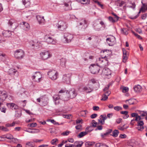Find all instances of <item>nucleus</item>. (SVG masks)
Returning a JSON list of instances; mask_svg holds the SVG:
<instances>
[{
	"label": "nucleus",
	"instance_id": "f257e3e1",
	"mask_svg": "<svg viewBox=\"0 0 147 147\" xmlns=\"http://www.w3.org/2000/svg\"><path fill=\"white\" fill-rule=\"evenodd\" d=\"M59 94L62 100L67 101L70 99L68 90H67L65 89H62L60 90L59 92Z\"/></svg>",
	"mask_w": 147,
	"mask_h": 147
},
{
	"label": "nucleus",
	"instance_id": "f03ea898",
	"mask_svg": "<svg viewBox=\"0 0 147 147\" xmlns=\"http://www.w3.org/2000/svg\"><path fill=\"white\" fill-rule=\"evenodd\" d=\"M25 55L24 51L21 49H17L14 52V56L17 59H21L23 58Z\"/></svg>",
	"mask_w": 147,
	"mask_h": 147
},
{
	"label": "nucleus",
	"instance_id": "7ed1b4c3",
	"mask_svg": "<svg viewBox=\"0 0 147 147\" xmlns=\"http://www.w3.org/2000/svg\"><path fill=\"white\" fill-rule=\"evenodd\" d=\"M49 78L52 80H55L57 78L58 72L54 70H50L47 73Z\"/></svg>",
	"mask_w": 147,
	"mask_h": 147
},
{
	"label": "nucleus",
	"instance_id": "20e7f679",
	"mask_svg": "<svg viewBox=\"0 0 147 147\" xmlns=\"http://www.w3.org/2000/svg\"><path fill=\"white\" fill-rule=\"evenodd\" d=\"M56 26L59 30L63 31L67 28V24L65 22L60 21L56 24Z\"/></svg>",
	"mask_w": 147,
	"mask_h": 147
},
{
	"label": "nucleus",
	"instance_id": "39448f33",
	"mask_svg": "<svg viewBox=\"0 0 147 147\" xmlns=\"http://www.w3.org/2000/svg\"><path fill=\"white\" fill-rule=\"evenodd\" d=\"M91 73L94 74H98L100 70L99 67L94 64H91L89 67Z\"/></svg>",
	"mask_w": 147,
	"mask_h": 147
},
{
	"label": "nucleus",
	"instance_id": "423d86ee",
	"mask_svg": "<svg viewBox=\"0 0 147 147\" xmlns=\"http://www.w3.org/2000/svg\"><path fill=\"white\" fill-rule=\"evenodd\" d=\"M72 76L71 73H69L63 75L62 81L65 83L69 84L70 83L71 77Z\"/></svg>",
	"mask_w": 147,
	"mask_h": 147
},
{
	"label": "nucleus",
	"instance_id": "0eeeda50",
	"mask_svg": "<svg viewBox=\"0 0 147 147\" xmlns=\"http://www.w3.org/2000/svg\"><path fill=\"white\" fill-rule=\"evenodd\" d=\"M78 26L81 30L85 29L88 26L86 21L84 20H82L78 23Z\"/></svg>",
	"mask_w": 147,
	"mask_h": 147
},
{
	"label": "nucleus",
	"instance_id": "6e6552de",
	"mask_svg": "<svg viewBox=\"0 0 147 147\" xmlns=\"http://www.w3.org/2000/svg\"><path fill=\"white\" fill-rule=\"evenodd\" d=\"M41 58L45 60L51 57V55L48 51L43 52L40 53Z\"/></svg>",
	"mask_w": 147,
	"mask_h": 147
},
{
	"label": "nucleus",
	"instance_id": "1a4fd4ad",
	"mask_svg": "<svg viewBox=\"0 0 147 147\" xmlns=\"http://www.w3.org/2000/svg\"><path fill=\"white\" fill-rule=\"evenodd\" d=\"M41 78V75L40 73L36 72L32 76V80L35 82H39Z\"/></svg>",
	"mask_w": 147,
	"mask_h": 147
},
{
	"label": "nucleus",
	"instance_id": "9d476101",
	"mask_svg": "<svg viewBox=\"0 0 147 147\" xmlns=\"http://www.w3.org/2000/svg\"><path fill=\"white\" fill-rule=\"evenodd\" d=\"M68 93L69 95V98L71 99L75 98L77 95V92L74 88L72 89L69 91H68Z\"/></svg>",
	"mask_w": 147,
	"mask_h": 147
},
{
	"label": "nucleus",
	"instance_id": "9b49d317",
	"mask_svg": "<svg viewBox=\"0 0 147 147\" xmlns=\"http://www.w3.org/2000/svg\"><path fill=\"white\" fill-rule=\"evenodd\" d=\"M64 38L65 39L66 42L67 43L70 42L72 39L73 35L69 33H65L64 35Z\"/></svg>",
	"mask_w": 147,
	"mask_h": 147
},
{
	"label": "nucleus",
	"instance_id": "f8f14e48",
	"mask_svg": "<svg viewBox=\"0 0 147 147\" xmlns=\"http://www.w3.org/2000/svg\"><path fill=\"white\" fill-rule=\"evenodd\" d=\"M54 101L56 105H59L62 102V100L60 96L58 94V95H55L53 97Z\"/></svg>",
	"mask_w": 147,
	"mask_h": 147
},
{
	"label": "nucleus",
	"instance_id": "ddd939ff",
	"mask_svg": "<svg viewBox=\"0 0 147 147\" xmlns=\"http://www.w3.org/2000/svg\"><path fill=\"white\" fill-rule=\"evenodd\" d=\"M8 24L10 27V28H13L14 29H16L18 26L16 23L13 19L9 20L8 21Z\"/></svg>",
	"mask_w": 147,
	"mask_h": 147
},
{
	"label": "nucleus",
	"instance_id": "4468645a",
	"mask_svg": "<svg viewBox=\"0 0 147 147\" xmlns=\"http://www.w3.org/2000/svg\"><path fill=\"white\" fill-rule=\"evenodd\" d=\"M8 97L7 92L5 91H0V98L4 101Z\"/></svg>",
	"mask_w": 147,
	"mask_h": 147
},
{
	"label": "nucleus",
	"instance_id": "2eb2a0df",
	"mask_svg": "<svg viewBox=\"0 0 147 147\" xmlns=\"http://www.w3.org/2000/svg\"><path fill=\"white\" fill-rule=\"evenodd\" d=\"M111 74V71L109 68H104L102 71V74L103 75L110 76Z\"/></svg>",
	"mask_w": 147,
	"mask_h": 147
},
{
	"label": "nucleus",
	"instance_id": "dca6fc26",
	"mask_svg": "<svg viewBox=\"0 0 147 147\" xmlns=\"http://www.w3.org/2000/svg\"><path fill=\"white\" fill-rule=\"evenodd\" d=\"M115 40V38L113 36H112L111 38H107L106 39L107 42L110 46H112L113 45Z\"/></svg>",
	"mask_w": 147,
	"mask_h": 147
},
{
	"label": "nucleus",
	"instance_id": "f3484780",
	"mask_svg": "<svg viewBox=\"0 0 147 147\" xmlns=\"http://www.w3.org/2000/svg\"><path fill=\"white\" fill-rule=\"evenodd\" d=\"M45 38L46 40V42L48 44H55V41H54L53 39L51 37H48L47 36H45Z\"/></svg>",
	"mask_w": 147,
	"mask_h": 147
},
{
	"label": "nucleus",
	"instance_id": "a211bd4d",
	"mask_svg": "<svg viewBox=\"0 0 147 147\" xmlns=\"http://www.w3.org/2000/svg\"><path fill=\"white\" fill-rule=\"evenodd\" d=\"M36 18L38 23L40 24H44L45 19L44 18V16H41L40 15H37L36 16Z\"/></svg>",
	"mask_w": 147,
	"mask_h": 147
},
{
	"label": "nucleus",
	"instance_id": "6ab92c4d",
	"mask_svg": "<svg viewBox=\"0 0 147 147\" xmlns=\"http://www.w3.org/2000/svg\"><path fill=\"white\" fill-rule=\"evenodd\" d=\"M144 123L143 121H138L137 123V129L139 131H142L144 129L143 125Z\"/></svg>",
	"mask_w": 147,
	"mask_h": 147
},
{
	"label": "nucleus",
	"instance_id": "aec40b11",
	"mask_svg": "<svg viewBox=\"0 0 147 147\" xmlns=\"http://www.w3.org/2000/svg\"><path fill=\"white\" fill-rule=\"evenodd\" d=\"M22 24L23 29L25 30L28 31L30 28V26L29 24L25 22H23L21 23Z\"/></svg>",
	"mask_w": 147,
	"mask_h": 147
},
{
	"label": "nucleus",
	"instance_id": "412c9836",
	"mask_svg": "<svg viewBox=\"0 0 147 147\" xmlns=\"http://www.w3.org/2000/svg\"><path fill=\"white\" fill-rule=\"evenodd\" d=\"M17 70L13 68H11L9 69L8 71V74L10 75H15V74H16V75L18 74L17 73Z\"/></svg>",
	"mask_w": 147,
	"mask_h": 147
},
{
	"label": "nucleus",
	"instance_id": "4be33fe9",
	"mask_svg": "<svg viewBox=\"0 0 147 147\" xmlns=\"http://www.w3.org/2000/svg\"><path fill=\"white\" fill-rule=\"evenodd\" d=\"M142 87L139 85L135 86L134 87V91L136 92H140L142 91Z\"/></svg>",
	"mask_w": 147,
	"mask_h": 147
},
{
	"label": "nucleus",
	"instance_id": "5701e85b",
	"mask_svg": "<svg viewBox=\"0 0 147 147\" xmlns=\"http://www.w3.org/2000/svg\"><path fill=\"white\" fill-rule=\"evenodd\" d=\"M3 36L5 37H9L11 35V32L9 30L4 31L3 33Z\"/></svg>",
	"mask_w": 147,
	"mask_h": 147
},
{
	"label": "nucleus",
	"instance_id": "b1692460",
	"mask_svg": "<svg viewBox=\"0 0 147 147\" xmlns=\"http://www.w3.org/2000/svg\"><path fill=\"white\" fill-rule=\"evenodd\" d=\"M6 105L9 108L13 109V108L14 109L18 108V106L13 103H7Z\"/></svg>",
	"mask_w": 147,
	"mask_h": 147
},
{
	"label": "nucleus",
	"instance_id": "393cba45",
	"mask_svg": "<svg viewBox=\"0 0 147 147\" xmlns=\"http://www.w3.org/2000/svg\"><path fill=\"white\" fill-rule=\"evenodd\" d=\"M30 0H22L23 4L26 7H30Z\"/></svg>",
	"mask_w": 147,
	"mask_h": 147
},
{
	"label": "nucleus",
	"instance_id": "a878e982",
	"mask_svg": "<svg viewBox=\"0 0 147 147\" xmlns=\"http://www.w3.org/2000/svg\"><path fill=\"white\" fill-rule=\"evenodd\" d=\"M83 90L87 93L91 92L93 90V88L88 87H85L83 88Z\"/></svg>",
	"mask_w": 147,
	"mask_h": 147
},
{
	"label": "nucleus",
	"instance_id": "bb28decb",
	"mask_svg": "<svg viewBox=\"0 0 147 147\" xmlns=\"http://www.w3.org/2000/svg\"><path fill=\"white\" fill-rule=\"evenodd\" d=\"M88 134V132L86 131L81 132L78 136L77 137L81 138Z\"/></svg>",
	"mask_w": 147,
	"mask_h": 147
},
{
	"label": "nucleus",
	"instance_id": "cd10ccee",
	"mask_svg": "<svg viewBox=\"0 0 147 147\" xmlns=\"http://www.w3.org/2000/svg\"><path fill=\"white\" fill-rule=\"evenodd\" d=\"M66 63V60L65 58H62L61 60L60 65L63 67H65Z\"/></svg>",
	"mask_w": 147,
	"mask_h": 147
},
{
	"label": "nucleus",
	"instance_id": "c85d7f7f",
	"mask_svg": "<svg viewBox=\"0 0 147 147\" xmlns=\"http://www.w3.org/2000/svg\"><path fill=\"white\" fill-rule=\"evenodd\" d=\"M94 29L96 31H99L101 29V27L99 26V24L95 23L94 24Z\"/></svg>",
	"mask_w": 147,
	"mask_h": 147
},
{
	"label": "nucleus",
	"instance_id": "c756f323",
	"mask_svg": "<svg viewBox=\"0 0 147 147\" xmlns=\"http://www.w3.org/2000/svg\"><path fill=\"white\" fill-rule=\"evenodd\" d=\"M113 134L111 135L113 137L115 138L117 136L118 134L119 133V131L118 130L115 129L113 132Z\"/></svg>",
	"mask_w": 147,
	"mask_h": 147
},
{
	"label": "nucleus",
	"instance_id": "7c9ffc66",
	"mask_svg": "<svg viewBox=\"0 0 147 147\" xmlns=\"http://www.w3.org/2000/svg\"><path fill=\"white\" fill-rule=\"evenodd\" d=\"M128 30L127 29L123 28L121 29V32L124 35H127L128 34Z\"/></svg>",
	"mask_w": 147,
	"mask_h": 147
},
{
	"label": "nucleus",
	"instance_id": "2f4dec72",
	"mask_svg": "<svg viewBox=\"0 0 147 147\" xmlns=\"http://www.w3.org/2000/svg\"><path fill=\"white\" fill-rule=\"evenodd\" d=\"M143 7H142L140 9V11L139 12L138 14H137V15H136V16H135L133 18H131L132 19H136L139 16V13H140L141 11L142 12H144V11L143 10Z\"/></svg>",
	"mask_w": 147,
	"mask_h": 147
},
{
	"label": "nucleus",
	"instance_id": "473e14b6",
	"mask_svg": "<svg viewBox=\"0 0 147 147\" xmlns=\"http://www.w3.org/2000/svg\"><path fill=\"white\" fill-rule=\"evenodd\" d=\"M76 142H77L76 144V147H81L83 144V142L82 141H77Z\"/></svg>",
	"mask_w": 147,
	"mask_h": 147
},
{
	"label": "nucleus",
	"instance_id": "72a5a7b5",
	"mask_svg": "<svg viewBox=\"0 0 147 147\" xmlns=\"http://www.w3.org/2000/svg\"><path fill=\"white\" fill-rule=\"evenodd\" d=\"M98 61L100 63H102L103 62L107 63V61L105 58H103V57L99 58Z\"/></svg>",
	"mask_w": 147,
	"mask_h": 147
},
{
	"label": "nucleus",
	"instance_id": "f704fd0d",
	"mask_svg": "<svg viewBox=\"0 0 147 147\" xmlns=\"http://www.w3.org/2000/svg\"><path fill=\"white\" fill-rule=\"evenodd\" d=\"M4 138L10 140L12 139L13 138V136L10 134H7L6 135H4Z\"/></svg>",
	"mask_w": 147,
	"mask_h": 147
},
{
	"label": "nucleus",
	"instance_id": "c9c22d12",
	"mask_svg": "<svg viewBox=\"0 0 147 147\" xmlns=\"http://www.w3.org/2000/svg\"><path fill=\"white\" fill-rule=\"evenodd\" d=\"M128 112L127 111H122L120 112V113L122 114H124L126 115V117H123V118L125 119L129 117V115H127Z\"/></svg>",
	"mask_w": 147,
	"mask_h": 147
},
{
	"label": "nucleus",
	"instance_id": "e433bc0d",
	"mask_svg": "<svg viewBox=\"0 0 147 147\" xmlns=\"http://www.w3.org/2000/svg\"><path fill=\"white\" fill-rule=\"evenodd\" d=\"M122 89V91L123 93L127 92L129 90L128 88L127 87H124L121 88Z\"/></svg>",
	"mask_w": 147,
	"mask_h": 147
},
{
	"label": "nucleus",
	"instance_id": "4c0bfd02",
	"mask_svg": "<svg viewBox=\"0 0 147 147\" xmlns=\"http://www.w3.org/2000/svg\"><path fill=\"white\" fill-rule=\"evenodd\" d=\"M77 1L80 3H81L83 4H89L88 3V1L87 0H76Z\"/></svg>",
	"mask_w": 147,
	"mask_h": 147
},
{
	"label": "nucleus",
	"instance_id": "58836bf2",
	"mask_svg": "<svg viewBox=\"0 0 147 147\" xmlns=\"http://www.w3.org/2000/svg\"><path fill=\"white\" fill-rule=\"evenodd\" d=\"M92 126L93 127H96V125L97 124V123L94 120H92L91 123Z\"/></svg>",
	"mask_w": 147,
	"mask_h": 147
},
{
	"label": "nucleus",
	"instance_id": "ea45409f",
	"mask_svg": "<svg viewBox=\"0 0 147 147\" xmlns=\"http://www.w3.org/2000/svg\"><path fill=\"white\" fill-rule=\"evenodd\" d=\"M108 96L106 95V94H103L102 95V98L101 99V100H106L108 99Z\"/></svg>",
	"mask_w": 147,
	"mask_h": 147
},
{
	"label": "nucleus",
	"instance_id": "a19ab883",
	"mask_svg": "<svg viewBox=\"0 0 147 147\" xmlns=\"http://www.w3.org/2000/svg\"><path fill=\"white\" fill-rule=\"evenodd\" d=\"M1 106H0V110L1 112L5 113L6 110V108L4 107H1Z\"/></svg>",
	"mask_w": 147,
	"mask_h": 147
},
{
	"label": "nucleus",
	"instance_id": "79ce46f5",
	"mask_svg": "<svg viewBox=\"0 0 147 147\" xmlns=\"http://www.w3.org/2000/svg\"><path fill=\"white\" fill-rule=\"evenodd\" d=\"M26 131H27L29 133H32V134H35L36 132V130H32L31 129H28Z\"/></svg>",
	"mask_w": 147,
	"mask_h": 147
},
{
	"label": "nucleus",
	"instance_id": "37998d69",
	"mask_svg": "<svg viewBox=\"0 0 147 147\" xmlns=\"http://www.w3.org/2000/svg\"><path fill=\"white\" fill-rule=\"evenodd\" d=\"M6 56V55L5 54H1L0 55V59L4 60L5 59Z\"/></svg>",
	"mask_w": 147,
	"mask_h": 147
},
{
	"label": "nucleus",
	"instance_id": "c03bdc74",
	"mask_svg": "<svg viewBox=\"0 0 147 147\" xmlns=\"http://www.w3.org/2000/svg\"><path fill=\"white\" fill-rule=\"evenodd\" d=\"M100 119H101L102 118V120L104 121H105V120L107 119V117L105 115H101L100 116Z\"/></svg>",
	"mask_w": 147,
	"mask_h": 147
},
{
	"label": "nucleus",
	"instance_id": "a18cd8bd",
	"mask_svg": "<svg viewBox=\"0 0 147 147\" xmlns=\"http://www.w3.org/2000/svg\"><path fill=\"white\" fill-rule=\"evenodd\" d=\"M132 33L138 39L140 40H142V38L140 35H139L137 34L136 33L134 32H132Z\"/></svg>",
	"mask_w": 147,
	"mask_h": 147
},
{
	"label": "nucleus",
	"instance_id": "49530a36",
	"mask_svg": "<svg viewBox=\"0 0 147 147\" xmlns=\"http://www.w3.org/2000/svg\"><path fill=\"white\" fill-rule=\"evenodd\" d=\"M122 108L120 106H116L114 107V109L117 111H119L122 109Z\"/></svg>",
	"mask_w": 147,
	"mask_h": 147
},
{
	"label": "nucleus",
	"instance_id": "de8ad7c7",
	"mask_svg": "<svg viewBox=\"0 0 147 147\" xmlns=\"http://www.w3.org/2000/svg\"><path fill=\"white\" fill-rule=\"evenodd\" d=\"M0 129L3 131H9V130L6 127H5L3 126L0 127Z\"/></svg>",
	"mask_w": 147,
	"mask_h": 147
},
{
	"label": "nucleus",
	"instance_id": "09e8293b",
	"mask_svg": "<svg viewBox=\"0 0 147 147\" xmlns=\"http://www.w3.org/2000/svg\"><path fill=\"white\" fill-rule=\"evenodd\" d=\"M127 59V55H123V63H125Z\"/></svg>",
	"mask_w": 147,
	"mask_h": 147
},
{
	"label": "nucleus",
	"instance_id": "8fccbe9b",
	"mask_svg": "<svg viewBox=\"0 0 147 147\" xmlns=\"http://www.w3.org/2000/svg\"><path fill=\"white\" fill-rule=\"evenodd\" d=\"M109 20L110 21L112 22V23H114L115 22V20H114L112 17L109 16Z\"/></svg>",
	"mask_w": 147,
	"mask_h": 147
},
{
	"label": "nucleus",
	"instance_id": "3c124183",
	"mask_svg": "<svg viewBox=\"0 0 147 147\" xmlns=\"http://www.w3.org/2000/svg\"><path fill=\"white\" fill-rule=\"evenodd\" d=\"M57 141V139H53L51 141V143L53 145H54L55 144L56 142Z\"/></svg>",
	"mask_w": 147,
	"mask_h": 147
},
{
	"label": "nucleus",
	"instance_id": "603ef678",
	"mask_svg": "<svg viewBox=\"0 0 147 147\" xmlns=\"http://www.w3.org/2000/svg\"><path fill=\"white\" fill-rule=\"evenodd\" d=\"M70 132L68 131H65L63 132L62 134L64 136H67L69 133Z\"/></svg>",
	"mask_w": 147,
	"mask_h": 147
},
{
	"label": "nucleus",
	"instance_id": "864d4df0",
	"mask_svg": "<svg viewBox=\"0 0 147 147\" xmlns=\"http://www.w3.org/2000/svg\"><path fill=\"white\" fill-rule=\"evenodd\" d=\"M37 126V124L35 123H31L30 124V127H36Z\"/></svg>",
	"mask_w": 147,
	"mask_h": 147
},
{
	"label": "nucleus",
	"instance_id": "5fc2aeb1",
	"mask_svg": "<svg viewBox=\"0 0 147 147\" xmlns=\"http://www.w3.org/2000/svg\"><path fill=\"white\" fill-rule=\"evenodd\" d=\"M102 145L100 143H98L96 144L95 147H102Z\"/></svg>",
	"mask_w": 147,
	"mask_h": 147
},
{
	"label": "nucleus",
	"instance_id": "6e6d98bb",
	"mask_svg": "<svg viewBox=\"0 0 147 147\" xmlns=\"http://www.w3.org/2000/svg\"><path fill=\"white\" fill-rule=\"evenodd\" d=\"M97 116V114L95 113H94L92 114L90 116V117L92 119H94L96 118Z\"/></svg>",
	"mask_w": 147,
	"mask_h": 147
},
{
	"label": "nucleus",
	"instance_id": "4d7b16f0",
	"mask_svg": "<svg viewBox=\"0 0 147 147\" xmlns=\"http://www.w3.org/2000/svg\"><path fill=\"white\" fill-rule=\"evenodd\" d=\"M82 126L81 125L79 124L76 125L75 127V128L76 129H81Z\"/></svg>",
	"mask_w": 147,
	"mask_h": 147
},
{
	"label": "nucleus",
	"instance_id": "13d9d810",
	"mask_svg": "<svg viewBox=\"0 0 147 147\" xmlns=\"http://www.w3.org/2000/svg\"><path fill=\"white\" fill-rule=\"evenodd\" d=\"M99 109V108L98 106H94L93 107V109L94 111H98Z\"/></svg>",
	"mask_w": 147,
	"mask_h": 147
},
{
	"label": "nucleus",
	"instance_id": "bf43d9fd",
	"mask_svg": "<svg viewBox=\"0 0 147 147\" xmlns=\"http://www.w3.org/2000/svg\"><path fill=\"white\" fill-rule=\"evenodd\" d=\"M102 129V125H99L97 126V128L95 129L96 131L98 130H101Z\"/></svg>",
	"mask_w": 147,
	"mask_h": 147
},
{
	"label": "nucleus",
	"instance_id": "052dcab7",
	"mask_svg": "<svg viewBox=\"0 0 147 147\" xmlns=\"http://www.w3.org/2000/svg\"><path fill=\"white\" fill-rule=\"evenodd\" d=\"M127 136L125 134H121L119 136V138H124L126 137Z\"/></svg>",
	"mask_w": 147,
	"mask_h": 147
},
{
	"label": "nucleus",
	"instance_id": "680f3d73",
	"mask_svg": "<svg viewBox=\"0 0 147 147\" xmlns=\"http://www.w3.org/2000/svg\"><path fill=\"white\" fill-rule=\"evenodd\" d=\"M131 5L129 6V7L133 9H134L135 8L136 5L135 3H131Z\"/></svg>",
	"mask_w": 147,
	"mask_h": 147
},
{
	"label": "nucleus",
	"instance_id": "e2e57ef3",
	"mask_svg": "<svg viewBox=\"0 0 147 147\" xmlns=\"http://www.w3.org/2000/svg\"><path fill=\"white\" fill-rule=\"evenodd\" d=\"M147 115V112H146L143 111V113L141 114V116L144 117Z\"/></svg>",
	"mask_w": 147,
	"mask_h": 147
},
{
	"label": "nucleus",
	"instance_id": "0e129e2a",
	"mask_svg": "<svg viewBox=\"0 0 147 147\" xmlns=\"http://www.w3.org/2000/svg\"><path fill=\"white\" fill-rule=\"evenodd\" d=\"M105 93L104 94H106V95L109 96L110 94L111 93L110 91H106L105 92Z\"/></svg>",
	"mask_w": 147,
	"mask_h": 147
},
{
	"label": "nucleus",
	"instance_id": "69168bd1",
	"mask_svg": "<svg viewBox=\"0 0 147 147\" xmlns=\"http://www.w3.org/2000/svg\"><path fill=\"white\" fill-rule=\"evenodd\" d=\"M15 125V123L14 122H13L11 124H8L7 125V126L8 127H11L13 126H14Z\"/></svg>",
	"mask_w": 147,
	"mask_h": 147
},
{
	"label": "nucleus",
	"instance_id": "338daca9",
	"mask_svg": "<svg viewBox=\"0 0 147 147\" xmlns=\"http://www.w3.org/2000/svg\"><path fill=\"white\" fill-rule=\"evenodd\" d=\"M94 2L96 3L97 4V5L99 6L101 4L100 2L98 1L97 0H94L93 1Z\"/></svg>",
	"mask_w": 147,
	"mask_h": 147
},
{
	"label": "nucleus",
	"instance_id": "774afa93",
	"mask_svg": "<svg viewBox=\"0 0 147 147\" xmlns=\"http://www.w3.org/2000/svg\"><path fill=\"white\" fill-rule=\"evenodd\" d=\"M112 131V129H108L106 133L107 134H109L111 133Z\"/></svg>",
	"mask_w": 147,
	"mask_h": 147
}]
</instances>
